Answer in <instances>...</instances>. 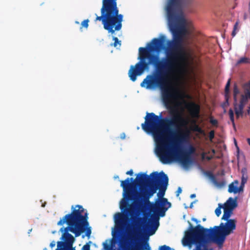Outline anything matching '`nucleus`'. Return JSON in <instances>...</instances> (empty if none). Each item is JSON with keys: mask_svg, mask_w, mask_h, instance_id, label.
Instances as JSON below:
<instances>
[{"mask_svg": "<svg viewBox=\"0 0 250 250\" xmlns=\"http://www.w3.org/2000/svg\"><path fill=\"white\" fill-rule=\"evenodd\" d=\"M164 51L165 56L160 58L159 53L153 54L151 53H155V51L148 50V43L146 48L140 47L138 58L139 61L135 65H131L128 76L132 82H135L137 76L147 70L150 65H152V74L147 75L140 85L146 89L159 88L163 101L168 104L170 99L175 96L170 86L169 80L179 63V59L177 53Z\"/></svg>", "mask_w": 250, "mask_h": 250, "instance_id": "nucleus-1", "label": "nucleus"}, {"mask_svg": "<svg viewBox=\"0 0 250 250\" xmlns=\"http://www.w3.org/2000/svg\"><path fill=\"white\" fill-rule=\"evenodd\" d=\"M189 226L185 231L181 242L184 247L193 250H213L210 244L214 242L221 246L225 241L226 236L233 232L236 229L234 219L226 220L225 223H221L219 226L210 229L204 228L200 225L193 227L188 222Z\"/></svg>", "mask_w": 250, "mask_h": 250, "instance_id": "nucleus-2", "label": "nucleus"}, {"mask_svg": "<svg viewBox=\"0 0 250 250\" xmlns=\"http://www.w3.org/2000/svg\"><path fill=\"white\" fill-rule=\"evenodd\" d=\"M182 0H168L166 7L167 24L172 34V40L164 44L165 36L161 35L159 39L154 38L148 43V50L160 53L161 50L175 52L182 42V32L184 30L186 21L182 9Z\"/></svg>", "mask_w": 250, "mask_h": 250, "instance_id": "nucleus-3", "label": "nucleus"}, {"mask_svg": "<svg viewBox=\"0 0 250 250\" xmlns=\"http://www.w3.org/2000/svg\"><path fill=\"white\" fill-rule=\"evenodd\" d=\"M178 113L171 118L163 117V113L156 115L154 113L147 112L145 122L141 125L142 129L147 133H151L156 143L155 152H160L163 147L175 139V134H182L178 131L179 122L183 120Z\"/></svg>", "mask_w": 250, "mask_h": 250, "instance_id": "nucleus-4", "label": "nucleus"}, {"mask_svg": "<svg viewBox=\"0 0 250 250\" xmlns=\"http://www.w3.org/2000/svg\"><path fill=\"white\" fill-rule=\"evenodd\" d=\"M71 209V213L65 215L57 223L59 226L64 223L68 225L67 227L62 228L60 229V231L62 233L61 239L64 241V242L59 241L58 246L63 245L69 247L70 250L73 249L72 246L74 238L71 234L68 233L69 231L73 233L75 237L79 236L85 230H86L85 235L87 237H89L91 233L90 228L88 227V213L86 212L84 215H83L84 211L83 207L81 205H77L76 208H74L72 206Z\"/></svg>", "mask_w": 250, "mask_h": 250, "instance_id": "nucleus-5", "label": "nucleus"}, {"mask_svg": "<svg viewBox=\"0 0 250 250\" xmlns=\"http://www.w3.org/2000/svg\"><path fill=\"white\" fill-rule=\"evenodd\" d=\"M130 181L134 182L133 178H127L125 181H121V186L124 189V198L120 202V209L125 214L117 213L114 215L115 228L114 231L112 232V235L117 240L121 239L122 234L128 226L129 221L127 217L131 216L134 213L133 209L127 208V202L131 200L141 204L145 203V201L140 200L141 196L139 191H136Z\"/></svg>", "mask_w": 250, "mask_h": 250, "instance_id": "nucleus-6", "label": "nucleus"}, {"mask_svg": "<svg viewBox=\"0 0 250 250\" xmlns=\"http://www.w3.org/2000/svg\"><path fill=\"white\" fill-rule=\"evenodd\" d=\"M175 139H172L168 144L163 147L160 152L155 153L163 164L176 162L184 168H187L192 163L191 154L195 149L189 145L187 150H183V145L187 141L186 134H175Z\"/></svg>", "mask_w": 250, "mask_h": 250, "instance_id": "nucleus-7", "label": "nucleus"}, {"mask_svg": "<svg viewBox=\"0 0 250 250\" xmlns=\"http://www.w3.org/2000/svg\"><path fill=\"white\" fill-rule=\"evenodd\" d=\"M101 12V16L96 14L95 21H102L104 28L109 33L113 34L116 30L118 31L121 29L123 16L118 14L117 0H102Z\"/></svg>", "mask_w": 250, "mask_h": 250, "instance_id": "nucleus-8", "label": "nucleus"}, {"mask_svg": "<svg viewBox=\"0 0 250 250\" xmlns=\"http://www.w3.org/2000/svg\"><path fill=\"white\" fill-rule=\"evenodd\" d=\"M150 176L151 183L141 187L139 190L141 196L140 200L147 204H149V199L158 189H159L157 193L158 199L163 198L168 183V178L163 171L152 172Z\"/></svg>", "mask_w": 250, "mask_h": 250, "instance_id": "nucleus-9", "label": "nucleus"}, {"mask_svg": "<svg viewBox=\"0 0 250 250\" xmlns=\"http://www.w3.org/2000/svg\"><path fill=\"white\" fill-rule=\"evenodd\" d=\"M171 206V203L168 202L167 198H162L157 199L156 203L153 205L151 207V210L155 215L151 216L148 223L144 225V229L147 231L149 235L154 234L159 226L158 216H165L166 212Z\"/></svg>", "mask_w": 250, "mask_h": 250, "instance_id": "nucleus-10", "label": "nucleus"}, {"mask_svg": "<svg viewBox=\"0 0 250 250\" xmlns=\"http://www.w3.org/2000/svg\"><path fill=\"white\" fill-rule=\"evenodd\" d=\"M120 240H117L118 242L119 250H150V248L149 247L148 243L147 242L148 238L146 241L143 242H140L139 244H135L134 245L133 248L132 249H129V244L130 241L129 240H126L125 241V246L124 245V242Z\"/></svg>", "mask_w": 250, "mask_h": 250, "instance_id": "nucleus-11", "label": "nucleus"}, {"mask_svg": "<svg viewBox=\"0 0 250 250\" xmlns=\"http://www.w3.org/2000/svg\"><path fill=\"white\" fill-rule=\"evenodd\" d=\"M136 181L138 183L139 188L137 192L139 191L141 187L147 185L151 183L150 175L148 176L146 173H139L136 178ZM136 190V189H135Z\"/></svg>", "mask_w": 250, "mask_h": 250, "instance_id": "nucleus-12", "label": "nucleus"}, {"mask_svg": "<svg viewBox=\"0 0 250 250\" xmlns=\"http://www.w3.org/2000/svg\"><path fill=\"white\" fill-rule=\"evenodd\" d=\"M223 208L229 209L233 211V210L237 207V203L236 199H234L232 197H229L227 201L224 204Z\"/></svg>", "mask_w": 250, "mask_h": 250, "instance_id": "nucleus-13", "label": "nucleus"}, {"mask_svg": "<svg viewBox=\"0 0 250 250\" xmlns=\"http://www.w3.org/2000/svg\"><path fill=\"white\" fill-rule=\"evenodd\" d=\"M238 185V182L235 181L234 182L231 183L229 187L228 191L230 193H233L234 194L237 193V186Z\"/></svg>", "mask_w": 250, "mask_h": 250, "instance_id": "nucleus-14", "label": "nucleus"}, {"mask_svg": "<svg viewBox=\"0 0 250 250\" xmlns=\"http://www.w3.org/2000/svg\"><path fill=\"white\" fill-rule=\"evenodd\" d=\"M223 209L224 214L222 217V219L225 221L230 220V219H229V218L231 216V214H232L233 211L226 208Z\"/></svg>", "mask_w": 250, "mask_h": 250, "instance_id": "nucleus-15", "label": "nucleus"}, {"mask_svg": "<svg viewBox=\"0 0 250 250\" xmlns=\"http://www.w3.org/2000/svg\"><path fill=\"white\" fill-rule=\"evenodd\" d=\"M244 93L249 99H250V82L245 85Z\"/></svg>", "mask_w": 250, "mask_h": 250, "instance_id": "nucleus-16", "label": "nucleus"}, {"mask_svg": "<svg viewBox=\"0 0 250 250\" xmlns=\"http://www.w3.org/2000/svg\"><path fill=\"white\" fill-rule=\"evenodd\" d=\"M206 175L209 177V178L211 180L212 182L215 185H218V183H217V181L216 180L214 176L211 172H210L209 171L207 172Z\"/></svg>", "mask_w": 250, "mask_h": 250, "instance_id": "nucleus-17", "label": "nucleus"}, {"mask_svg": "<svg viewBox=\"0 0 250 250\" xmlns=\"http://www.w3.org/2000/svg\"><path fill=\"white\" fill-rule=\"evenodd\" d=\"M229 114L230 118V120L233 125V126H235V123H234V113L232 109H229Z\"/></svg>", "mask_w": 250, "mask_h": 250, "instance_id": "nucleus-18", "label": "nucleus"}, {"mask_svg": "<svg viewBox=\"0 0 250 250\" xmlns=\"http://www.w3.org/2000/svg\"><path fill=\"white\" fill-rule=\"evenodd\" d=\"M249 98L247 97V96L244 94H243L241 95V100L240 102L243 104H244L246 105V104L248 103Z\"/></svg>", "mask_w": 250, "mask_h": 250, "instance_id": "nucleus-19", "label": "nucleus"}, {"mask_svg": "<svg viewBox=\"0 0 250 250\" xmlns=\"http://www.w3.org/2000/svg\"><path fill=\"white\" fill-rule=\"evenodd\" d=\"M222 208H223V206L221 204H219L218 208H217L215 210V214L218 217L219 216L221 213V209Z\"/></svg>", "mask_w": 250, "mask_h": 250, "instance_id": "nucleus-20", "label": "nucleus"}, {"mask_svg": "<svg viewBox=\"0 0 250 250\" xmlns=\"http://www.w3.org/2000/svg\"><path fill=\"white\" fill-rule=\"evenodd\" d=\"M58 248L56 250H75V249H71L69 247L64 246L63 245H60V247L58 246V242L57 243Z\"/></svg>", "mask_w": 250, "mask_h": 250, "instance_id": "nucleus-21", "label": "nucleus"}, {"mask_svg": "<svg viewBox=\"0 0 250 250\" xmlns=\"http://www.w3.org/2000/svg\"><path fill=\"white\" fill-rule=\"evenodd\" d=\"M249 62V59L247 57H242L240 58L238 61L237 63H246Z\"/></svg>", "mask_w": 250, "mask_h": 250, "instance_id": "nucleus-22", "label": "nucleus"}, {"mask_svg": "<svg viewBox=\"0 0 250 250\" xmlns=\"http://www.w3.org/2000/svg\"><path fill=\"white\" fill-rule=\"evenodd\" d=\"M246 179H244L243 178L242 180V183H241V186L239 187H237V190H238V193H239V192L243 191L244 185L245 183H246Z\"/></svg>", "mask_w": 250, "mask_h": 250, "instance_id": "nucleus-23", "label": "nucleus"}, {"mask_svg": "<svg viewBox=\"0 0 250 250\" xmlns=\"http://www.w3.org/2000/svg\"><path fill=\"white\" fill-rule=\"evenodd\" d=\"M113 40H114L115 42L113 43V45L115 46V47H117V44H119V46H121V41H120L118 38L116 37H114L113 36Z\"/></svg>", "mask_w": 250, "mask_h": 250, "instance_id": "nucleus-24", "label": "nucleus"}, {"mask_svg": "<svg viewBox=\"0 0 250 250\" xmlns=\"http://www.w3.org/2000/svg\"><path fill=\"white\" fill-rule=\"evenodd\" d=\"M235 112L236 115V117L237 118H239L240 116H242L243 115V111H240L239 109H238L237 108H234Z\"/></svg>", "mask_w": 250, "mask_h": 250, "instance_id": "nucleus-25", "label": "nucleus"}, {"mask_svg": "<svg viewBox=\"0 0 250 250\" xmlns=\"http://www.w3.org/2000/svg\"><path fill=\"white\" fill-rule=\"evenodd\" d=\"M245 105V104L240 102L238 106H235L234 108L239 109L240 111H243Z\"/></svg>", "mask_w": 250, "mask_h": 250, "instance_id": "nucleus-26", "label": "nucleus"}, {"mask_svg": "<svg viewBox=\"0 0 250 250\" xmlns=\"http://www.w3.org/2000/svg\"><path fill=\"white\" fill-rule=\"evenodd\" d=\"M239 91L238 89L236 86H235L233 90V95H234V98L235 100H236V96L239 93Z\"/></svg>", "mask_w": 250, "mask_h": 250, "instance_id": "nucleus-27", "label": "nucleus"}, {"mask_svg": "<svg viewBox=\"0 0 250 250\" xmlns=\"http://www.w3.org/2000/svg\"><path fill=\"white\" fill-rule=\"evenodd\" d=\"M90 243H91L90 241L84 245L82 248V250H90Z\"/></svg>", "mask_w": 250, "mask_h": 250, "instance_id": "nucleus-28", "label": "nucleus"}, {"mask_svg": "<svg viewBox=\"0 0 250 250\" xmlns=\"http://www.w3.org/2000/svg\"><path fill=\"white\" fill-rule=\"evenodd\" d=\"M104 247V249L106 250H115V249H113L112 247H110L106 243H103Z\"/></svg>", "mask_w": 250, "mask_h": 250, "instance_id": "nucleus-29", "label": "nucleus"}, {"mask_svg": "<svg viewBox=\"0 0 250 250\" xmlns=\"http://www.w3.org/2000/svg\"><path fill=\"white\" fill-rule=\"evenodd\" d=\"M229 85H230V80H229L228 82H227L226 86H225V92L226 93H228L229 91Z\"/></svg>", "mask_w": 250, "mask_h": 250, "instance_id": "nucleus-30", "label": "nucleus"}, {"mask_svg": "<svg viewBox=\"0 0 250 250\" xmlns=\"http://www.w3.org/2000/svg\"><path fill=\"white\" fill-rule=\"evenodd\" d=\"M171 250V248L167 246L166 245H164V246H161L159 248V250Z\"/></svg>", "mask_w": 250, "mask_h": 250, "instance_id": "nucleus-31", "label": "nucleus"}, {"mask_svg": "<svg viewBox=\"0 0 250 250\" xmlns=\"http://www.w3.org/2000/svg\"><path fill=\"white\" fill-rule=\"evenodd\" d=\"M88 21H89V20L88 19L83 21L82 23V26L85 28H87V27L88 26Z\"/></svg>", "mask_w": 250, "mask_h": 250, "instance_id": "nucleus-32", "label": "nucleus"}, {"mask_svg": "<svg viewBox=\"0 0 250 250\" xmlns=\"http://www.w3.org/2000/svg\"><path fill=\"white\" fill-rule=\"evenodd\" d=\"M214 137V132L213 130L210 131L209 133V138L210 140H212Z\"/></svg>", "mask_w": 250, "mask_h": 250, "instance_id": "nucleus-33", "label": "nucleus"}, {"mask_svg": "<svg viewBox=\"0 0 250 250\" xmlns=\"http://www.w3.org/2000/svg\"><path fill=\"white\" fill-rule=\"evenodd\" d=\"M210 123L213 125H216L217 124V121L213 118H211L210 120Z\"/></svg>", "mask_w": 250, "mask_h": 250, "instance_id": "nucleus-34", "label": "nucleus"}, {"mask_svg": "<svg viewBox=\"0 0 250 250\" xmlns=\"http://www.w3.org/2000/svg\"><path fill=\"white\" fill-rule=\"evenodd\" d=\"M181 192H182V188L180 187H179L177 189V191H176V196H179V194L180 193H181Z\"/></svg>", "mask_w": 250, "mask_h": 250, "instance_id": "nucleus-35", "label": "nucleus"}, {"mask_svg": "<svg viewBox=\"0 0 250 250\" xmlns=\"http://www.w3.org/2000/svg\"><path fill=\"white\" fill-rule=\"evenodd\" d=\"M55 245H56V243L54 241H53L52 242H51V243L50 244V246L51 248H53L55 246Z\"/></svg>", "mask_w": 250, "mask_h": 250, "instance_id": "nucleus-36", "label": "nucleus"}, {"mask_svg": "<svg viewBox=\"0 0 250 250\" xmlns=\"http://www.w3.org/2000/svg\"><path fill=\"white\" fill-rule=\"evenodd\" d=\"M126 174L127 175H132L133 174V170L132 169H130V170L127 171L126 172Z\"/></svg>", "mask_w": 250, "mask_h": 250, "instance_id": "nucleus-37", "label": "nucleus"}, {"mask_svg": "<svg viewBox=\"0 0 250 250\" xmlns=\"http://www.w3.org/2000/svg\"><path fill=\"white\" fill-rule=\"evenodd\" d=\"M121 138L122 139H124L125 138V133H123L121 134V136H120Z\"/></svg>", "mask_w": 250, "mask_h": 250, "instance_id": "nucleus-38", "label": "nucleus"}, {"mask_svg": "<svg viewBox=\"0 0 250 250\" xmlns=\"http://www.w3.org/2000/svg\"><path fill=\"white\" fill-rule=\"evenodd\" d=\"M236 31L233 30L232 33H231L232 36L234 37L236 35Z\"/></svg>", "mask_w": 250, "mask_h": 250, "instance_id": "nucleus-39", "label": "nucleus"}, {"mask_svg": "<svg viewBox=\"0 0 250 250\" xmlns=\"http://www.w3.org/2000/svg\"><path fill=\"white\" fill-rule=\"evenodd\" d=\"M248 18V15L246 13H244L243 19L244 20H247Z\"/></svg>", "mask_w": 250, "mask_h": 250, "instance_id": "nucleus-40", "label": "nucleus"}, {"mask_svg": "<svg viewBox=\"0 0 250 250\" xmlns=\"http://www.w3.org/2000/svg\"><path fill=\"white\" fill-rule=\"evenodd\" d=\"M237 26H235L234 25V26H233V30H236L237 31H238V29H237Z\"/></svg>", "mask_w": 250, "mask_h": 250, "instance_id": "nucleus-41", "label": "nucleus"}, {"mask_svg": "<svg viewBox=\"0 0 250 250\" xmlns=\"http://www.w3.org/2000/svg\"><path fill=\"white\" fill-rule=\"evenodd\" d=\"M196 196V195L195 194H192L190 195V198H194Z\"/></svg>", "mask_w": 250, "mask_h": 250, "instance_id": "nucleus-42", "label": "nucleus"}, {"mask_svg": "<svg viewBox=\"0 0 250 250\" xmlns=\"http://www.w3.org/2000/svg\"><path fill=\"white\" fill-rule=\"evenodd\" d=\"M192 221H194V222H196V223H198V220H197V219H196V218H192Z\"/></svg>", "mask_w": 250, "mask_h": 250, "instance_id": "nucleus-43", "label": "nucleus"}, {"mask_svg": "<svg viewBox=\"0 0 250 250\" xmlns=\"http://www.w3.org/2000/svg\"><path fill=\"white\" fill-rule=\"evenodd\" d=\"M247 142H248V143L249 144V145L250 146V138L247 139Z\"/></svg>", "mask_w": 250, "mask_h": 250, "instance_id": "nucleus-44", "label": "nucleus"}, {"mask_svg": "<svg viewBox=\"0 0 250 250\" xmlns=\"http://www.w3.org/2000/svg\"><path fill=\"white\" fill-rule=\"evenodd\" d=\"M249 11L250 14V1L249 3Z\"/></svg>", "mask_w": 250, "mask_h": 250, "instance_id": "nucleus-45", "label": "nucleus"}, {"mask_svg": "<svg viewBox=\"0 0 250 250\" xmlns=\"http://www.w3.org/2000/svg\"><path fill=\"white\" fill-rule=\"evenodd\" d=\"M194 202H192L190 205V208H192L193 207V204Z\"/></svg>", "mask_w": 250, "mask_h": 250, "instance_id": "nucleus-46", "label": "nucleus"}, {"mask_svg": "<svg viewBox=\"0 0 250 250\" xmlns=\"http://www.w3.org/2000/svg\"><path fill=\"white\" fill-rule=\"evenodd\" d=\"M234 25L235 26H237L238 27V21H236V23H235Z\"/></svg>", "mask_w": 250, "mask_h": 250, "instance_id": "nucleus-47", "label": "nucleus"}, {"mask_svg": "<svg viewBox=\"0 0 250 250\" xmlns=\"http://www.w3.org/2000/svg\"><path fill=\"white\" fill-rule=\"evenodd\" d=\"M114 179H118V178H119V176H117H117H115L114 177Z\"/></svg>", "mask_w": 250, "mask_h": 250, "instance_id": "nucleus-48", "label": "nucleus"}, {"mask_svg": "<svg viewBox=\"0 0 250 250\" xmlns=\"http://www.w3.org/2000/svg\"><path fill=\"white\" fill-rule=\"evenodd\" d=\"M31 230H32V229H30V230H29V231H28V233H30V232L31 231Z\"/></svg>", "mask_w": 250, "mask_h": 250, "instance_id": "nucleus-49", "label": "nucleus"}, {"mask_svg": "<svg viewBox=\"0 0 250 250\" xmlns=\"http://www.w3.org/2000/svg\"><path fill=\"white\" fill-rule=\"evenodd\" d=\"M226 101H227V102H228V98H227L226 97Z\"/></svg>", "mask_w": 250, "mask_h": 250, "instance_id": "nucleus-50", "label": "nucleus"}, {"mask_svg": "<svg viewBox=\"0 0 250 250\" xmlns=\"http://www.w3.org/2000/svg\"><path fill=\"white\" fill-rule=\"evenodd\" d=\"M43 250H47V249L46 248H44Z\"/></svg>", "mask_w": 250, "mask_h": 250, "instance_id": "nucleus-51", "label": "nucleus"}, {"mask_svg": "<svg viewBox=\"0 0 250 250\" xmlns=\"http://www.w3.org/2000/svg\"><path fill=\"white\" fill-rule=\"evenodd\" d=\"M136 225H139V223H136Z\"/></svg>", "mask_w": 250, "mask_h": 250, "instance_id": "nucleus-52", "label": "nucleus"}, {"mask_svg": "<svg viewBox=\"0 0 250 250\" xmlns=\"http://www.w3.org/2000/svg\"><path fill=\"white\" fill-rule=\"evenodd\" d=\"M44 206H45V205H42V207H44Z\"/></svg>", "mask_w": 250, "mask_h": 250, "instance_id": "nucleus-53", "label": "nucleus"}, {"mask_svg": "<svg viewBox=\"0 0 250 250\" xmlns=\"http://www.w3.org/2000/svg\"><path fill=\"white\" fill-rule=\"evenodd\" d=\"M52 233H55V231H53V232H52Z\"/></svg>", "mask_w": 250, "mask_h": 250, "instance_id": "nucleus-54", "label": "nucleus"}]
</instances>
